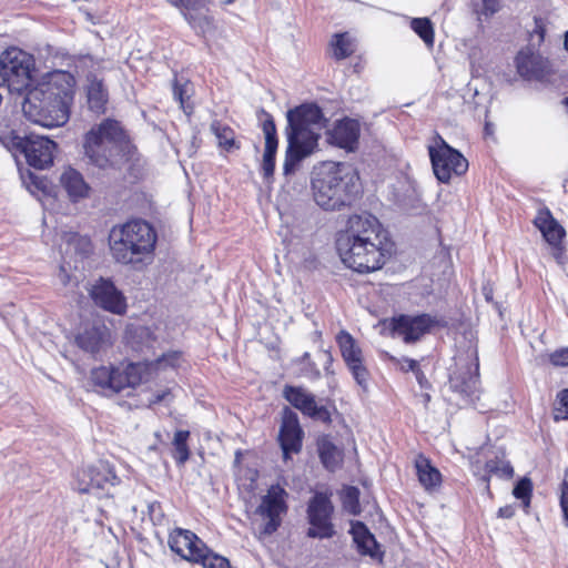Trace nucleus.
<instances>
[{
  "label": "nucleus",
  "instance_id": "nucleus-1",
  "mask_svg": "<svg viewBox=\"0 0 568 568\" xmlns=\"http://www.w3.org/2000/svg\"><path fill=\"white\" fill-rule=\"evenodd\" d=\"M336 248L345 266L365 274L383 267L390 241L377 217L355 214L348 217L346 229L338 233Z\"/></svg>",
  "mask_w": 568,
  "mask_h": 568
},
{
  "label": "nucleus",
  "instance_id": "nucleus-2",
  "mask_svg": "<svg viewBox=\"0 0 568 568\" xmlns=\"http://www.w3.org/2000/svg\"><path fill=\"white\" fill-rule=\"evenodd\" d=\"M75 80L67 71L54 70L27 92L22 110L33 123L43 128L65 124L70 116Z\"/></svg>",
  "mask_w": 568,
  "mask_h": 568
},
{
  "label": "nucleus",
  "instance_id": "nucleus-3",
  "mask_svg": "<svg viewBox=\"0 0 568 568\" xmlns=\"http://www.w3.org/2000/svg\"><path fill=\"white\" fill-rule=\"evenodd\" d=\"M285 129L287 148L283 163V172L290 175L295 172L302 160L317 149L320 133L324 125V115L315 103H305L288 110Z\"/></svg>",
  "mask_w": 568,
  "mask_h": 568
},
{
  "label": "nucleus",
  "instance_id": "nucleus-4",
  "mask_svg": "<svg viewBox=\"0 0 568 568\" xmlns=\"http://www.w3.org/2000/svg\"><path fill=\"white\" fill-rule=\"evenodd\" d=\"M357 172L346 163L326 162L312 176L315 203L325 211L349 206L361 192Z\"/></svg>",
  "mask_w": 568,
  "mask_h": 568
},
{
  "label": "nucleus",
  "instance_id": "nucleus-5",
  "mask_svg": "<svg viewBox=\"0 0 568 568\" xmlns=\"http://www.w3.org/2000/svg\"><path fill=\"white\" fill-rule=\"evenodd\" d=\"M179 357L180 354L173 352L163 354L152 362L130 363L123 367L102 365L92 368L90 382L98 393L112 396L125 388H134L143 382H148L152 374L161 367H174Z\"/></svg>",
  "mask_w": 568,
  "mask_h": 568
},
{
  "label": "nucleus",
  "instance_id": "nucleus-6",
  "mask_svg": "<svg viewBox=\"0 0 568 568\" xmlns=\"http://www.w3.org/2000/svg\"><path fill=\"white\" fill-rule=\"evenodd\" d=\"M158 235L148 222L136 219L115 225L109 234L112 257L121 264L140 267L151 258Z\"/></svg>",
  "mask_w": 568,
  "mask_h": 568
},
{
  "label": "nucleus",
  "instance_id": "nucleus-7",
  "mask_svg": "<svg viewBox=\"0 0 568 568\" xmlns=\"http://www.w3.org/2000/svg\"><path fill=\"white\" fill-rule=\"evenodd\" d=\"M125 134L121 124L112 119L91 128L84 138V154L100 169L114 165L122 156Z\"/></svg>",
  "mask_w": 568,
  "mask_h": 568
},
{
  "label": "nucleus",
  "instance_id": "nucleus-8",
  "mask_svg": "<svg viewBox=\"0 0 568 568\" xmlns=\"http://www.w3.org/2000/svg\"><path fill=\"white\" fill-rule=\"evenodd\" d=\"M33 59L18 48L6 50L0 57V83L11 93L22 94L30 90Z\"/></svg>",
  "mask_w": 568,
  "mask_h": 568
},
{
  "label": "nucleus",
  "instance_id": "nucleus-9",
  "mask_svg": "<svg viewBox=\"0 0 568 568\" xmlns=\"http://www.w3.org/2000/svg\"><path fill=\"white\" fill-rule=\"evenodd\" d=\"M478 356L473 351L465 357H456V368L449 376V388L458 394L467 404H474L479 398Z\"/></svg>",
  "mask_w": 568,
  "mask_h": 568
},
{
  "label": "nucleus",
  "instance_id": "nucleus-10",
  "mask_svg": "<svg viewBox=\"0 0 568 568\" xmlns=\"http://www.w3.org/2000/svg\"><path fill=\"white\" fill-rule=\"evenodd\" d=\"M121 479L115 475L112 466L106 462H98L82 470L78 490L92 494L99 498L113 497L114 488L120 485Z\"/></svg>",
  "mask_w": 568,
  "mask_h": 568
},
{
  "label": "nucleus",
  "instance_id": "nucleus-11",
  "mask_svg": "<svg viewBox=\"0 0 568 568\" xmlns=\"http://www.w3.org/2000/svg\"><path fill=\"white\" fill-rule=\"evenodd\" d=\"M437 146H429V158L435 176L442 183H448L453 175H463L468 170V161L457 150L439 138Z\"/></svg>",
  "mask_w": 568,
  "mask_h": 568
},
{
  "label": "nucleus",
  "instance_id": "nucleus-12",
  "mask_svg": "<svg viewBox=\"0 0 568 568\" xmlns=\"http://www.w3.org/2000/svg\"><path fill=\"white\" fill-rule=\"evenodd\" d=\"M12 143L24 155L30 166L44 170L52 165L57 144L49 138L29 134L27 136H14Z\"/></svg>",
  "mask_w": 568,
  "mask_h": 568
},
{
  "label": "nucleus",
  "instance_id": "nucleus-13",
  "mask_svg": "<svg viewBox=\"0 0 568 568\" xmlns=\"http://www.w3.org/2000/svg\"><path fill=\"white\" fill-rule=\"evenodd\" d=\"M286 497V490L278 484L272 485L262 497L256 508V514L265 520L261 529L262 534L272 535L277 530L282 523V515L287 511Z\"/></svg>",
  "mask_w": 568,
  "mask_h": 568
},
{
  "label": "nucleus",
  "instance_id": "nucleus-14",
  "mask_svg": "<svg viewBox=\"0 0 568 568\" xmlns=\"http://www.w3.org/2000/svg\"><path fill=\"white\" fill-rule=\"evenodd\" d=\"M333 505L329 497L324 493H316L307 506V518L311 527L307 536L312 538H331L334 535V527L331 521Z\"/></svg>",
  "mask_w": 568,
  "mask_h": 568
},
{
  "label": "nucleus",
  "instance_id": "nucleus-15",
  "mask_svg": "<svg viewBox=\"0 0 568 568\" xmlns=\"http://www.w3.org/2000/svg\"><path fill=\"white\" fill-rule=\"evenodd\" d=\"M89 295L93 303L112 314L123 315L128 310L124 294L111 280L100 277L89 288Z\"/></svg>",
  "mask_w": 568,
  "mask_h": 568
},
{
  "label": "nucleus",
  "instance_id": "nucleus-16",
  "mask_svg": "<svg viewBox=\"0 0 568 568\" xmlns=\"http://www.w3.org/2000/svg\"><path fill=\"white\" fill-rule=\"evenodd\" d=\"M342 357L351 371L356 383L366 387L369 373L363 363L362 349L355 338L346 331H341L336 336Z\"/></svg>",
  "mask_w": 568,
  "mask_h": 568
},
{
  "label": "nucleus",
  "instance_id": "nucleus-17",
  "mask_svg": "<svg viewBox=\"0 0 568 568\" xmlns=\"http://www.w3.org/2000/svg\"><path fill=\"white\" fill-rule=\"evenodd\" d=\"M439 324L437 320L428 314L416 316L399 315L392 321V331L394 336L402 337L407 344L419 341L430 327Z\"/></svg>",
  "mask_w": 568,
  "mask_h": 568
},
{
  "label": "nucleus",
  "instance_id": "nucleus-18",
  "mask_svg": "<svg viewBox=\"0 0 568 568\" xmlns=\"http://www.w3.org/2000/svg\"><path fill=\"white\" fill-rule=\"evenodd\" d=\"M283 397L303 415L322 423H331V414L325 406H318L315 396L301 386L286 385Z\"/></svg>",
  "mask_w": 568,
  "mask_h": 568
},
{
  "label": "nucleus",
  "instance_id": "nucleus-19",
  "mask_svg": "<svg viewBox=\"0 0 568 568\" xmlns=\"http://www.w3.org/2000/svg\"><path fill=\"white\" fill-rule=\"evenodd\" d=\"M181 10L182 16L197 34L213 29V18L209 14L206 0H166Z\"/></svg>",
  "mask_w": 568,
  "mask_h": 568
},
{
  "label": "nucleus",
  "instance_id": "nucleus-20",
  "mask_svg": "<svg viewBox=\"0 0 568 568\" xmlns=\"http://www.w3.org/2000/svg\"><path fill=\"white\" fill-rule=\"evenodd\" d=\"M303 429L301 428L298 416L291 408L283 409L282 425L280 428L278 440L283 450L284 459H288L292 453H298L302 448Z\"/></svg>",
  "mask_w": 568,
  "mask_h": 568
},
{
  "label": "nucleus",
  "instance_id": "nucleus-21",
  "mask_svg": "<svg viewBox=\"0 0 568 568\" xmlns=\"http://www.w3.org/2000/svg\"><path fill=\"white\" fill-rule=\"evenodd\" d=\"M169 546L181 558L195 562L205 551V544L191 530L175 528L169 536Z\"/></svg>",
  "mask_w": 568,
  "mask_h": 568
},
{
  "label": "nucleus",
  "instance_id": "nucleus-22",
  "mask_svg": "<svg viewBox=\"0 0 568 568\" xmlns=\"http://www.w3.org/2000/svg\"><path fill=\"white\" fill-rule=\"evenodd\" d=\"M75 344L84 352L98 355L111 344V332L103 324L84 326L75 336Z\"/></svg>",
  "mask_w": 568,
  "mask_h": 568
},
{
  "label": "nucleus",
  "instance_id": "nucleus-23",
  "mask_svg": "<svg viewBox=\"0 0 568 568\" xmlns=\"http://www.w3.org/2000/svg\"><path fill=\"white\" fill-rule=\"evenodd\" d=\"M262 120V131L265 138V150L262 160V172L265 179H268L273 175L275 169V155L278 146L276 126L273 120V116L261 110Z\"/></svg>",
  "mask_w": 568,
  "mask_h": 568
},
{
  "label": "nucleus",
  "instance_id": "nucleus-24",
  "mask_svg": "<svg viewBox=\"0 0 568 568\" xmlns=\"http://www.w3.org/2000/svg\"><path fill=\"white\" fill-rule=\"evenodd\" d=\"M515 63L518 74L526 80H540L547 73L548 61L530 49L520 50Z\"/></svg>",
  "mask_w": 568,
  "mask_h": 568
},
{
  "label": "nucleus",
  "instance_id": "nucleus-25",
  "mask_svg": "<svg viewBox=\"0 0 568 568\" xmlns=\"http://www.w3.org/2000/svg\"><path fill=\"white\" fill-rule=\"evenodd\" d=\"M534 225L541 232L545 241L552 246H558L566 235L565 229L547 207H542L537 212Z\"/></svg>",
  "mask_w": 568,
  "mask_h": 568
},
{
  "label": "nucleus",
  "instance_id": "nucleus-26",
  "mask_svg": "<svg viewBox=\"0 0 568 568\" xmlns=\"http://www.w3.org/2000/svg\"><path fill=\"white\" fill-rule=\"evenodd\" d=\"M349 532L361 555L372 558L379 556V545L362 521H352Z\"/></svg>",
  "mask_w": 568,
  "mask_h": 568
},
{
  "label": "nucleus",
  "instance_id": "nucleus-27",
  "mask_svg": "<svg viewBox=\"0 0 568 568\" xmlns=\"http://www.w3.org/2000/svg\"><path fill=\"white\" fill-rule=\"evenodd\" d=\"M359 138V123L356 120L344 119L331 132V142L339 148L352 150Z\"/></svg>",
  "mask_w": 568,
  "mask_h": 568
},
{
  "label": "nucleus",
  "instance_id": "nucleus-28",
  "mask_svg": "<svg viewBox=\"0 0 568 568\" xmlns=\"http://www.w3.org/2000/svg\"><path fill=\"white\" fill-rule=\"evenodd\" d=\"M60 183L72 201L85 197L89 193V185L84 182L83 176L72 168L63 171Z\"/></svg>",
  "mask_w": 568,
  "mask_h": 568
},
{
  "label": "nucleus",
  "instance_id": "nucleus-29",
  "mask_svg": "<svg viewBox=\"0 0 568 568\" xmlns=\"http://www.w3.org/2000/svg\"><path fill=\"white\" fill-rule=\"evenodd\" d=\"M87 99L90 110L95 113L104 112L108 102V92L102 80H99L94 75L88 78Z\"/></svg>",
  "mask_w": 568,
  "mask_h": 568
},
{
  "label": "nucleus",
  "instance_id": "nucleus-30",
  "mask_svg": "<svg viewBox=\"0 0 568 568\" xmlns=\"http://www.w3.org/2000/svg\"><path fill=\"white\" fill-rule=\"evenodd\" d=\"M415 468L418 480L425 489L429 490L440 485L442 475L428 458L419 455L415 460Z\"/></svg>",
  "mask_w": 568,
  "mask_h": 568
},
{
  "label": "nucleus",
  "instance_id": "nucleus-31",
  "mask_svg": "<svg viewBox=\"0 0 568 568\" xmlns=\"http://www.w3.org/2000/svg\"><path fill=\"white\" fill-rule=\"evenodd\" d=\"M210 131L216 138L219 148L224 151L231 152L241 148V144L235 140L234 130L220 120L215 119L211 122Z\"/></svg>",
  "mask_w": 568,
  "mask_h": 568
},
{
  "label": "nucleus",
  "instance_id": "nucleus-32",
  "mask_svg": "<svg viewBox=\"0 0 568 568\" xmlns=\"http://www.w3.org/2000/svg\"><path fill=\"white\" fill-rule=\"evenodd\" d=\"M318 455L324 467L335 470L343 460V453L331 440L323 438L318 442Z\"/></svg>",
  "mask_w": 568,
  "mask_h": 568
},
{
  "label": "nucleus",
  "instance_id": "nucleus-33",
  "mask_svg": "<svg viewBox=\"0 0 568 568\" xmlns=\"http://www.w3.org/2000/svg\"><path fill=\"white\" fill-rule=\"evenodd\" d=\"M514 469L508 460L505 459L504 456H496L493 459H489L485 464V475H483L481 479L486 483V489L489 490V478L491 476H496L499 478H510L513 476Z\"/></svg>",
  "mask_w": 568,
  "mask_h": 568
},
{
  "label": "nucleus",
  "instance_id": "nucleus-34",
  "mask_svg": "<svg viewBox=\"0 0 568 568\" xmlns=\"http://www.w3.org/2000/svg\"><path fill=\"white\" fill-rule=\"evenodd\" d=\"M331 45L333 55L337 60L346 59L355 51V45L347 33L335 34Z\"/></svg>",
  "mask_w": 568,
  "mask_h": 568
},
{
  "label": "nucleus",
  "instance_id": "nucleus-35",
  "mask_svg": "<svg viewBox=\"0 0 568 568\" xmlns=\"http://www.w3.org/2000/svg\"><path fill=\"white\" fill-rule=\"evenodd\" d=\"M189 437H190V432L189 430H178L174 434V438H173L174 454H173V457H174L175 462L179 465L185 464V462L190 457V450H189V447H187V439H189Z\"/></svg>",
  "mask_w": 568,
  "mask_h": 568
},
{
  "label": "nucleus",
  "instance_id": "nucleus-36",
  "mask_svg": "<svg viewBox=\"0 0 568 568\" xmlns=\"http://www.w3.org/2000/svg\"><path fill=\"white\" fill-rule=\"evenodd\" d=\"M410 27L427 47L434 45V29L428 18H414Z\"/></svg>",
  "mask_w": 568,
  "mask_h": 568
},
{
  "label": "nucleus",
  "instance_id": "nucleus-37",
  "mask_svg": "<svg viewBox=\"0 0 568 568\" xmlns=\"http://www.w3.org/2000/svg\"><path fill=\"white\" fill-rule=\"evenodd\" d=\"M195 562L201 564L204 568H231L230 561L225 557L212 552L206 546L205 551Z\"/></svg>",
  "mask_w": 568,
  "mask_h": 568
},
{
  "label": "nucleus",
  "instance_id": "nucleus-38",
  "mask_svg": "<svg viewBox=\"0 0 568 568\" xmlns=\"http://www.w3.org/2000/svg\"><path fill=\"white\" fill-rule=\"evenodd\" d=\"M297 363L301 365L300 375L310 379H316L321 376V372L316 364L311 361L310 353L305 352L298 359Z\"/></svg>",
  "mask_w": 568,
  "mask_h": 568
},
{
  "label": "nucleus",
  "instance_id": "nucleus-39",
  "mask_svg": "<svg viewBox=\"0 0 568 568\" xmlns=\"http://www.w3.org/2000/svg\"><path fill=\"white\" fill-rule=\"evenodd\" d=\"M531 490L532 485L530 479L523 478L516 484L513 494L517 499L523 500L525 507H528L530 504Z\"/></svg>",
  "mask_w": 568,
  "mask_h": 568
},
{
  "label": "nucleus",
  "instance_id": "nucleus-40",
  "mask_svg": "<svg viewBox=\"0 0 568 568\" xmlns=\"http://www.w3.org/2000/svg\"><path fill=\"white\" fill-rule=\"evenodd\" d=\"M358 494L359 491L356 487H348L343 496L344 508L353 515L359 513Z\"/></svg>",
  "mask_w": 568,
  "mask_h": 568
},
{
  "label": "nucleus",
  "instance_id": "nucleus-41",
  "mask_svg": "<svg viewBox=\"0 0 568 568\" xmlns=\"http://www.w3.org/2000/svg\"><path fill=\"white\" fill-rule=\"evenodd\" d=\"M554 417L556 420L568 419V389L558 394L554 407Z\"/></svg>",
  "mask_w": 568,
  "mask_h": 568
},
{
  "label": "nucleus",
  "instance_id": "nucleus-42",
  "mask_svg": "<svg viewBox=\"0 0 568 568\" xmlns=\"http://www.w3.org/2000/svg\"><path fill=\"white\" fill-rule=\"evenodd\" d=\"M186 93H187V83L181 84L178 80H175L173 84V97L175 100L180 102L181 108L185 113H190L189 105H186Z\"/></svg>",
  "mask_w": 568,
  "mask_h": 568
},
{
  "label": "nucleus",
  "instance_id": "nucleus-43",
  "mask_svg": "<svg viewBox=\"0 0 568 568\" xmlns=\"http://www.w3.org/2000/svg\"><path fill=\"white\" fill-rule=\"evenodd\" d=\"M550 363L555 366H568V347L554 352L550 355Z\"/></svg>",
  "mask_w": 568,
  "mask_h": 568
},
{
  "label": "nucleus",
  "instance_id": "nucleus-44",
  "mask_svg": "<svg viewBox=\"0 0 568 568\" xmlns=\"http://www.w3.org/2000/svg\"><path fill=\"white\" fill-rule=\"evenodd\" d=\"M58 280L64 287L78 285V280L67 272L64 265H61L59 268Z\"/></svg>",
  "mask_w": 568,
  "mask_h": 568
},
{
  "label": "nucleus",
  "instance_id": "nucleus-45",
  "mask_svg": "<svg viewBox=\"0 0 568 568\" xmlns=\"http://www.w3.org/2000/svg\"><path fill=\"white\" fill-rule=\"evenodd\" d=\"M560 507L564 515V520L568 525V480L561 484Z\"/></svg>",
  "mask_w": 568,
  "mask_h": 568
},
{
  "label": "nucleus",
  "instance_id": "nucleus-46",
  "mask_svg": "<svg viewBox=\"0 0 568 568\" xmlns=\"http://www.w3.org/2000/svg\"><path fill=\"white\" fill-rule=\"evenodd\" d=\"M499 0H483L481 14L490 17L499 11Z\"/></svg>",
  "mask_w": 568,
  "mask_h": 568
},
{
  "label": "nucleus",
  "instance_id": "nucleus-47",
  "mask_svg": "<svg viewBox=\"0 0 568 568\" xmlns=\"http://www.w3.org/2000/svg\"><path fill=\"white\" fill-rule=\"evenodd\" d=\"M400 365H402V369L405 372L412 371L415 373L419 368L418 362L413 358H408V357L402 358Z\"/></svg>",
  "mask_w": 568,
  "mask_h": 568
},
{
  "label": "nucleus",
  "instance_id": "nucleus-48",
  "mask_svg": "<svg viewBox=\"0 0 568 568\" xmlns=\"http://www.w3.org/2000/svg\"><path fill=\"white\" fill-rule=\"evenodd\" d=\"M170 396H171V390L169 388H166V389H164L162 392H159L150 400V405H155V404H159L161 402H165V400L169 399Z\"/></svg>",
  "mask_w": 568,
  "mask_h": 568
},
{
  "label": "nucleus",
  "instance_id": "nucleus-49",
  "mask_svg": "<svg viewBox=\"0 0 568 568\" xmlns=\"http://www.w3.org/2000/svg\"><path fill=\"white\" fill-rule=\"evenodd\" d=\"M514 515H515V509L510 505L500 507L498 510V516L501 518H511Z\"/></svg>",
  "mask_w": 568,
  "mask_h": 568
},
{
  "label": "nucleus",
  "instance_id": "nucleus-50",
  "mask_svg": "<svg viewBox=\"0 0 568 568\" xmlns=\"http://www.w3.org/2000/svg\"><path fill=\"white\" fill-rule=\"evenodd\" d=\"M483 292H484V295H485V298L486 301H491L493 300V290L488 286H484L483 287Z\"/></svg>",
  "mask_w": 568,
  "mask_h": 568
},
{
  "label": "nucleus",
  "instance_id": "nucleus-51",
  "mask_svg": "<svg viewBox=\"0 0 568 568\" xmlns=\"http://www.w3.org/2000/svg\"><path fill=\"white\" fill-rule=\"evenodd\" d=\"M415 374L418 383L423 386L424 382H426L424 374L420 372L419 368L415 372Z\"/></svg>",
  "mask_w": 568,
  "mask_h": 568
},
{
  "label": "nucleus",
  "instance_id": "nucleus-52",
  "mask_svg": "<svg viewBox=\"0 0 568 568\" xmlns=\"http://www.w3.org/2000/svg\"><path fill=\"white\" fill-rule=\"evenodd\" d=\"M423 400H424V404L425 406H427V404L429 403L430 400V395L429 394H423Z\"/></svg>",
  "mask_w": 568,
  "mask_h": 568
},
{
  "label": "nucleus",
  "instance_id": "nucleus-53",
  "mask_svg": "<svg viewBox=\"0 0 568 568\" xmlns=\"http://www.w3.org/2000/svg\"><path fill=\"white\" fill-rule=\"evenodd\" d=\"M564 45H565V49L568 51V31L565 34Z\"/></svg>",
  "mask_w": 568,
  "mask_h": 568
},
{
  "label": "nucleus",
  "instance_id": "nucleus-54",
  "mask_svg": "<svg viewBox=\"0 0 568 568\" xmlns=\"http://www.w3.org/2000/svg\"><path fill=\"white\" fill-rule=\"evenodd\" d=\"M485 130L487 133H490V125L488 123L486 124Z\"/></svg>",
  "mask_w": 568,
  "mask_h": 568
},
{
  "label": "nucleus",
  "instance_id": "nucleus-55",
  "mask_svg": "<svg viewBox=\"0 0 568 568\" xmlns=\"http://www.w3.org/2000/svg\"><path fill=\"white\" fill-rule=\"evenodd\" d=\"M564 104L568 108V97L564 99Z\"/></svg>",
  "mask_w": 568,
  "mask_h": 568
},
{
  "label": "nucleus",
  "instance_id": "nucleus-56",
  "mask_svg": "<svg viewBox=\"0 0 568 568\" xmlns=\"http://www.w3.org/2000/svg\"><path fill=\"white\" fill-rule=\"evenodd\" d=\"M224 2H225L226 4H231V3H233V2H234V0H225Z\"/></svg>",
  "mask_w": 568,
  "mask_h": 568
}]
</instances>
